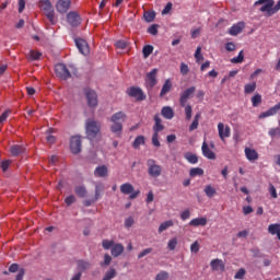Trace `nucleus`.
Returning <instances> with one entry per match:
<instances>
[{
  "instance_id": "nucleus-1",
  "label": "nucleus",
  "mask_w": 280,
  "mask_h": 280,
  "mask_svg": "<svg viewBox=\"0 0 280 280\" xmlns=\"http://www.w3.org/2000/svg\"><path fill=\"white\" fill-rule=\"evenodd\" d=\"M147 173L151 178H159L163 173V167L156 163L155 160L149 159L147 161Z\"/></svg>"
},
{
  "instance_id": "nucleus-2",
  "label": "nucleus",
  "mask_w": 280,
  "mask_h": 280,
  "mask_svg": "<svg viewBox=\"0 0 280 280\" xmlns=\"http://www.w3.org/2000/svg\"><path fill=\"white\" fill-rule=\"evenodd\" d=\"M261 5L259 11L261 13H266L267 18H270L275 15L273 11V5H275V0H257L254 3V7Z\"/></svg>"
},
{
  "instance_id": "nucleus-3",
  "label": "nucleus",
  "mask_w": 280,
  "mask_h": 280,
  "mask_svg": "<svg viewBox=\"0 0 280 280\" xmlns=\"http://www.w3.org/2000/svg\"><path fill=\"white\" fill-rule=\"evenodd\" d=\"M39 8L43 10L44 14H46L47 19L50 21V23H55V16H54V5H51V1L49 0H40L39 1Z\"/></svg>"
},
{
  "instance_id": "nucleus-4",
  "label": "nucleus",
  "mask_w": 280,
  "mask_h": 280,
  "mask_svg": "<svg viewBox=\"0 0 280 280\" xmlns=\"http://www.w3.org/2000/svg\"><path fill=\"white\" fill-rule=\"evenodd\" d=\"M89 139H95L100 135V124L93 119H89L85 126Z\"/></svg>"
},
{
  "instance_id": "nucleus-5",
  "label": "nucleus",
  "mask_w": 280,
  "mask_h": 280,
  "mask_svg": "<svg viewBox=\"0 0 280 280\" xmlns=\"http://www.w3.org/2000/svg\"><path fill=\"white\" fill-rule=\"evenodd\" d=\"M120 192L124 195H130V199H137V197H139V195L141 194L140 190L135 191V187L130 183L122 184L120 186Z\"/></svg>"
},
{
  "instance_id": "nucleus-6",
  "label": "nucleus",
  "mask_w": 280,
  "mask_h": 280,
  "mask_svg": "<svg viewBox=\"0 0 280 280\" xmlns=\"http://www.w3.org/2000/svg\"><path fill=\"white\" fill-rule=\"evenodd\" d=\"M106 249H110L113 257H119L124 254V245L115 244L113 241L106 242Z\"/></svg>"
},
{
  "instance_id": "nucleus-7",
  "label": "nucleus",
  "mask_w": 280,
  "mask_h": 280,
  "mask_svg": "<svg viewBox=\"0 0 280 280\" xmlns=\"http://www.w3.org/2000/svg\"><path fill=\"white\" fill-rule=\"evenodd\" d=\"M55 72H56V75L61 80H68V78H71V72H69L65 63H57L55 66Z\"/></svg>"
},
{
  "instance_id": "nucleus-8",
  "label": "nucleus",
  "mask_w": 280,
  "mask_h": 280,
  "mask_svg": "<svg viewBox=\"0 0 280 280\" xmlns=\"http://www.w3.org/2000/svg\"><path fill=\"white\" fill-rule=\"evenodd\" d=\"M127 94L130 97L136 98L138 102H143L145 100V94L141 88H129V90H127Z\"/></svg>"
},
{
  "instance_id": "nucleus-9",
  "label": "nucleus",
  "mask_w": 280,
  "mask_h": 280,
  "mask_svg": "<svg viewBox=\"0 0 280 280\" xmlns=\"http://www.w3.org/2000/svg\"><path fill=\"white\" fill-rule=\"evenodd\" d=\"M195 92L196 88H194V85L191 88H187V90H184L179 96V105L185 107L187 101L194 95Z\"/></svg>"
},
{
  "instance_id": "nucleus-10",
  "label": "nucleus",
  "mask_w": 280,
  "mask_h": 280,
  "mask_svg": "<svg viewBox=\"0 0 280 280\" xmlns=\"http://www.w3.org/2000/svg\"><path fill=\"white\" fill-rule=\"evenodd\" d=\"M69 8H71V0H58L56 3V10L60 14H67Z\"/></svg>"
},
{
  "instance_id": "nucleus-11",
  "label": "nucleus",
  "mask_w": 280,
  "mask_h": 280,
  "mask_svg": "<svg viewBox=\"0 0 280 280\" xmlns=\"http://www.w3.org/2000/svg\"><path fill=\"white\" fill-rule=\"evenodd\" d=\"M70 150L73 154H78L82 150V140H80V137L74 136L71 138Z\"/></svg>"
},
{
  "instance_id": "nucleus-12",
  "label": "nucleus",
  "mask_w": 280,
  "mask_h": 280,
  "mask_svg": "<svg viewBox=\"0 0 280 280\" xmlns=\"http://www.w3.org/2000/svg\"><path fill=\"white\" fill-rule=\"evenodd\" d=\"M156 73H158L156 68H153L151 72H148V74L145 75V83L150 89L154 88L155 84L158 83Z\"/></svg>"
},
{
  "instance_id": "nucleus-13",
  "label": "nucleus",
  "mask_w": 280,
  "mask_h": 280,
  "mask_svg": "<svg viewBox=\"0 0 280 280\" xmlns=\"http://www.w3.org/2000/svg\"><path fill=\"white\" fill-rule=\"evenodd\" d=\"M75 45H77L79 51L81 54H83V56H89L90 49H89V44L86 43V40H84L83 38H77Z\"/></svg>"
},
{
  "instance_id": "nucleus-14",
  "label": "nucleus",
  "mask_w": 280,
  "mask_h": 280,
  "mask_svg": "<svg viewBox=\"0 0 280 280\" xmlns=\"http://www.w3.org/2000/svg\"><path fill=\"white\" fill-rule=\"evenodd\" d=\"M245 28V23L243 21H240L235 24H233L230 30H229V34L231 36H237L238 34L242 33V31Z\"/></svg>"
},
{
  "instance_id": "nucleus-15",
  "label": "nucleus",
  "mask_w": 280,
  "mask_h": 280,
  "mask_svg": "<svg viewBox=\"0 0 280 280\" xmlns=\"http://www.w3.org/2000/svg\"><path fill=\"white\" fill-rule=\"evenodd\" d=\"M218 131H219V137L222 141H224L226 138L231 136L230 127L228 125L226 127H224L223 122H220L218 125Z\"/></svg>"
},
{
  "instance_id": "nucleus-16",
  "label": "nucleus",
  "mask_w": 280,
  "mask_h": 280,
  "mask_svg": "<svg viewBox=\"0 0 280 280\" xmlns=\"http://www.w3.org/2000/svg\"><path fill=\"white\" fill-rule=\"evenodd\" d=\"M67 19H68V23H70L72 27H75L80 25V23H82V19L80 18V14H78L77 12L68 13Z\"/></svg>"
},
{
  "instance_id": "nucleus-17",
  "label": "nucleus",
  "mask_w": 280,
  "mask_h": 280,
  "mask_svg": "<svg viewBox=\"0 0 280 280\" xmlns=\"http://www.w3.org/2000/svg\"><path fill=\"white\" fill-rule=\"evenodd\" d=\"M110 121L113 124L124 125V121H126V114L124 112H117L116 114H113Z\"/></svg>"
},
{
  "instance_id": "nucleus-18",
  "label": "nucleus",
  "mask_w": 280,
  "mask_h": 280,
  "mask_svg": "<svg viewBox=\"0 0 280 280\" xmlns=\"http://www.w3.org/2000/svg\"><path fill=\"white\" fill-rule=\"evenodd\" d=\"M245 156L249 162L257 161L259 159L258 153L254 149L246 148L245 149Z\"/></svg>"
},
{
  "instance_id": "nucleus-19",
  "label": "nucleus",
  "mask_w": 280,
  "mask_h": 280,
  "mask_svg": "<svg viewBox=\"0 0 280 280\" xmlns=\"http://www.w3.org/2000/svg\"><path fill=\"white\" fill-rule=\"evenodd\" d=\"M210 266L213 271H224L225 270V266L221 259H213L210 262Z\"/></svg>"
},
{
  "instance_id": "nucleus-20",
  "label": "nucleus",
  "mask_w": 280,
  "mask_h": 280,
  "mask_svg": "<svg viewBox=\"0 0 280 280\" xmlns=\"http://www.w3.org/2000/svg\"><path fill=\"white\" fill-rule=\"evenodd\" d=\"M201 151L202 155L208 160H215V154L209 149L206 142L202 143Z\"/></svg>"
},
{
  "instance_id": "nucleus-21",
  "label": "nucleus",
  "mask_w": 280,
  "mask_h": 280,
  "mask_svg": "<svg viewBox=\"0 0 280 280\" xmlns=\"http://www.w3.org/2000/svg\"><path fill=\"white\" fill-rule=\"evenodd\" d=\"M110 131L115 133L116 137L121 138L124 125H121V122H113V125L110 126Z\"/></svg>"
},
{
  "instance_id": "nucleus-22",
  "label": "nucleus",
  "mask_w": 280,
  "mask_h": 280,
  "mask_svg": "<svg viewBox=\"0 0 280 280\" xmlns=\"http://www.w3.org/2000/svg\"><path fill=\"white\" fill-rule=\"evenodd\" d=\"M86 100L89 106L94 107L97 104V94L95 93V91H88Z\"/></svg>"
},
{
  "instance_id": "nucleus-23",
  "label": "nucleus",
  "mask_w": 280,
  "mask_h": 280,
  "mask_svg": "<svg viewBox=\"0 0 280 280\" xmlns=\"http://www.w3.org/2000/svg\"><path fill=\"white\" fill-rule=\"evenodd\" d=\"M164 129V126L162 125V120L159 116V114H155L154 116V127L153 132L159 133Z\"/></svg>"
},
{
  "instance_id": "nucleus-24",
  "label": "nucleus",
  "mask_w": 280,
  "mask_h": 280,
  "mask_svg": "<svg viewBox=\"0 0 280 280\" xmlns=\"http://www.w3.org/2000/svg\"><path fill=\"white\" fill-rule=\"evenodd\" d=\"M208 223L207 219L206 218H197V219H192L190 222H189V225L190 226H206Z\"/></svg>"
},
{
  "instance_id": "nucleus-25",
  "label": "nucleus",
  "mask_w": 280,
  "mask_h": 280,
  "mask_svg": "<svg viewBox=\"0 0 280 280\" xmlns=\"http://www.w3.org/2000/svg\"><path fill=\"white\" fill-rule=\"evenodd\" d=\"M268 233L271 235H277L278 240L280 241V224H270L268 226Z\"/></svg>"
},
{
  "instance_id": "nucleus-26",
  "label": "nucleus",
  "mask_w": 280,
  "mask_h": 280,
  "mask_svg": "<svg viewBox=\"0 0 280 280\" xmlns=\"http://www.w3.org/2000/svg\"><path fill=\"white\" fill-rule=\"evenodd\" d=\"M172 90V82L170 79H166L165 83H163L162 90L160 92V97L165 96Z\"/></svg>"
},
{
  "instance_id": "nucleus-27",
  "label": "nucleus",
  "mask_w": 280,
  "mask_h": 280,
  "mask_svg": "<svg viewBox=\"0 0 280 280\" xmlns=\"http://www.w3.org/2000/svg\"><path fill=\"white\" fill-rule=\"evenodd\" d=\"M161 114L165 119L171 120L174 117V112L172 107H162Z\"/></svg>"
},
{
  "instance_id": "nucleus-28",
  "label": "nucleus",
  "mask_w": 280,
  "mask_h": 280,
  "mask_svg": "<svg viewBox=\"0 0 280 280\" xmlns=\"http://www.w3.org/2000/svg\"><path fill=\"white\" fill-rule=\"evenodd\" d=\"M141 145H145V137H143V136H139L135 139V141L132 143V148L136 150H139L141 148Z\"/></svg>"
},
{
  "instance_id": "nucleus-29",
  "label": "nucleus",
  "mask_w": 280,
  "mask_h": 280,
  "mask_svg": "<svg viewBox=\"0 0 280 280\" xmlns=\"http://www.w3.org/2000/svg\"><path fill=\"white\" fill-rule=\"evenodd\" d=\"M10 152L12 156H19V154H23V152H25V148H23V145L15 144L11 147Z\"/></svg>"
},
{
  "instance_id": "nucleus-30",
  "label": "nucleus",
  "mask_w": 280,
  "mask_h": 280,
  "mask_svg": "<svg viewBox=\"0 0 280 280\" xmlns=\"http://www.w3.org/2000/svg\"><path fill=\"white\" fill-rule=\"evenodd\" d=\"M143 18L145 20L147 23H151L154 21L155 19V12L153 10L151 11H144L143 13Z\"/></svg>"
},
{
  "instance_id": "nucleus-31",
  "label": "nucleus",
  "mask_w": 280,
  "mask_h": 280,
  "mask_svg": "<svg viewBox=\"0 0 280 280\" xmlns=\"http://www.w3.org/2000/svg\"><path fill=\"white\" fill-rule=\"evenodd\" d=\"M200 117H201V114H196L191 125H189V131L190 132L198 128Z\"/></svg>"
},
{
  "instance_id": "nucleus-32",
  "label": "nucleus",
  "mask_w": 280,
  "mask_h": 280,
  "mask_svg": "<svg viewBox=\"0 0 280 280\" xmlns=\"http://www.w3.org/2000/svg\"><path fill=\"white\" fill-rule=\"evenodd\" d=\"M43 56L42 52L36 50H31L27 55L28 60H40V57Z\"/></svg>"
},
{
  "instance_id": "nucleus-33",
  "label": "nucleus",
  "mask_w": 280,
  "mask_h": 280,
  "mask_svg": "<svg viewBox=\"0 0 280 280\" xmlns=\"http://www.w3.org/2000/svg\"><path fill=\"white\" fill-rule=\"evenodd\" d=\"M173 225H174V223H173V221H171V220H168V221H166V222H163V223L160 225L158 232L161 234L162 232L166 231L168 228H171V226H173Z\"/></svg>"
},
{
  "instance_id": "nucleus-34",
  "label": "nucleus",
  "mask_w": 280,
  "mask_h": 280,
  "mask_svg": "<svg viewBox=\"0 0 280 280\" xmlns=\"http://www.w3.org/2000/svg\"><path fill=\"white\" fill-rule=\"evenodd\" d=\"M273 115H276V112L273 107H270V109H267L266 112H262L261 114H259L258 118L264 119Z\"/></svg>"
},
{
  "instance_id": "nucleus-35",
  "label": "nucleus",
  "mask_w": 280,
  "mask_h": 280,
  "mask_svg": "<svg viewBox=\"0 0 280 280\" xmlns=\"http://www.w3.org/2000/svg\"><path fill=\"white\" fill-rule=\"evenodd\" d=\"M184 158L190 163V164H197L198 163V158L196 154L192 153H186Z\"/></svg>"
},
{
  "instance_id": "nucleus-36",
  "label": "nucleus",
  "mask_w": 280,
  "mask_h": 280,
  "mask_svg": "<svg viewBox=\"0 0 280 280\" xmlns=\"http://www.w3.org/2000/svg\"><path fill=\"white\" fill-rule=\"evenodd\" d=\"M243 60H244V52H243V50H241V51L238 52V56L233 57V59H231V62H232L233 65H240V63L243 62Z\"/></svg>"
},
{
  "instance_id": "nucleus-37",
  "label": "nucleus",
  "mask_w": 280,
  "mask_h": 280,
  "mask_svg": "<svg viewBox=\"0 0 280 280\" xmlns=\"http://www.w3.org/2000/svg\"><path fill=\"white\" fill-rule=\"evenodd\" d=\"M205 194L208 198H213L215 196L217 191L211 185H209L205 188Z\"/></svg>"
},
{
  "instance_id": "nucleus-38",
  "label": "nucleus",
  "mask_w": 280,
  "mask_h": 280,
  "mask_svg": "<svg viewBox=\"0 0 280 280\" xmlns=\"http://www.w3.org/2000/svg\"><path fill=\"white\" fill-rule=\"evenodd\" d=\"M94 176H97V177H104L106 176V166H98L95 172H94Z\"/></svg>"
},
{
  "instance_id": "nucleus-39",
  "label": "nucleus",
  "mask_w": 280,
  "mask_h": 280,
  "mask_svg": "<svg viewBox=\"0 0 280 280\" xmlns=\"http://www.w3.org/2000/svg\"><path fill=\"white\" fill-rule=\"evenodd\" d=\"M252 104L253 107H258L259 104H261V94H255L254 96H252Z\"/></svg>"
},
{
  "instance_id": "nucleus-40",
  "label": "nucleus",
  "mask_w": 280,
  "mask_h": 280,
  "mask_svg": "<svg viewBox=\"0 0 280 280\" xmlns=\"http://www.w3.org/2000/svg\"><path fill=\"white\" fill-rule=\"evenodd\" d=\"M256 90V83H247L244 88L245 94H252Z\"/></svg>"
},
{
  "instance_id": "nucleus-41",
  "label": "nucleus",
  "mask_w": 280,
  "mask_h": 280,
  "mask_svg": "<svg viewBox=\"0 0 280 280\" xmlns=\"http://www.w3.org/2000/svg\"><path fill=\"white\" fill-rule=\"evenodd\" d=\"M75 194L79 198H84L86 196V188H84V186H78L75 188Z\"/></svg>"
},
{
  "instance_id": "nucleus-42",
  "label": "nucleus",
  "mask_w": 280,
  "mask_h": 280,
  "mask_svg": "<svg viewBox=\"0 0 280 280\" xmlns=\"http://www.w3.org/2000/svg\"><path fill=\"white\" fill-rule=\"evenodd\" d=\"M203 170L199 168V167H196V168H191L190 172H189V175L191 177H196V176H202L203 175Z\"/></svg>"
},
{
  "instance_id": "nucleus-43",
  "label": "nucleus",
  "mask_w": 280,
  "mask_h": 280,
  "mask_svg": "<svg viewBox=\"0 0 280 280\" xmlns=\"http://www.w3.org/2000/svg\"><path fill=\"white\" fill-rule=\"evenodd\" d=\"M152 51H153V46L148 45V46H144V47L142 48V54H143V57H144V58L150 57V55L152 54Z\"/></svg>"
},
{
  "instance_id": "nucleus-44",
  "label": "nucleus",
  "mask_w": 280,
  "mask_h": 280,
  "mask_svg": "<svg viewBox=\"0 0 280 280\" xmlns=\"http://www.w3.org/2000/svg\"><path fill=\"white\" fill-rule=\"evenodd\" d=\"M185 116H186V120H190L191 119V115H192V107L191 105H185Z\"/></svg>"
},
{
  "instance_id": "nucleus-45",
  "label": "nucleus",
  "mask_w": 280,
  "mask_h": 280,
  "mask_svg": "<svg viewBox=\"0 0 280 280\" xmlns=\"http://www.w3.org/2000/svg\"><path fill=\"white\" fill-rule=\"evenodd\" d=\"M115 277H117V270H115V268H110L106 272V280H113Z\"/></svg>"
},
{
  "instance_id": "nucleus-46",
  "label": "nucleus",
  "mask_w": 280,
  "mask_h": 280,
  "mask_svg": "<svg viewBox=\"0 0 280 280\" xmlns=\"http://www.w3.org/2000/svg\"><path fill=\"white\" fill-rule=\"evenodd\" d=\"M170 275L166 271H161L156 275L155 280H167Z\"/></svg>"
},
{
  "instance_id": "nucleus-47",
  "label": "nucleus",
  "mask_w": 280,
  "mask_h": 280,
  "mask_svg": "<svg viewBox=\"0 0 280 280\" xmlns=\"http://www.w3.org/2000/svg\"><path fill=\"white\" fill-rule=\"evenodd\" d=\"M158 27H159L158 24L150 25L149 28H148V33L153 35V36L158 35Z\"/></svg>"
},
{
  "instance_id": "nucleus-48",
  "label": "nucleus",
  "mask_w": 280,
  "mask_h": 280,
  "mask_svg": "<svg viewBox=\"0 0 280 280\" xmlns=\"http://www.w3.org/2000/svg\"><path fill=\"white\" fill-rule=\"evenodd\" d=\"M118 49H126L128 47V43L126 40H117L115 44Z\"/></svg>"
},
{
  "instance_id": "nucleus-49",
  "label": "nucleus",
  "mask_w": 280,
  "mask_h": 280,
  "mask_svg": "<svg viewBox=\"0 0 280 280\" xmlns=\"http://www.w3.org/2000/svg\"><path fill=\"white\" fill-rule=\"evenodd\" d=\"M78 268H79V270H86V269L91 268V265L86 261L81 260L78 262Z\"/></svg>"
},
{
  "instance_id": "nucleus-50",
  "label": "nucleus",
  "mask_w": 280,
  "mask_h": 280,
  "mask_svg": "<svg viewBox=\"0 0 280 280\" xmlns=\"http://www.w3.org/2000/svg\"><path fill=\"white\" fill-rule=\"evenodd\" d=\"M152 144L155 148H160L161 147L160 141H159V133L153 132Z\"/></svg>"
},
{
  "instance_id": "nucleus-51",
  "label": "nucleus",
  "mask_w": 280,
  "mask_h": 280,
  "mask_svg": "<svg viewBox=\"0 0 280 280\" xmlns=\"http://www.w3.org/2000/svg\"><path fill=\"white\" fill-rule=\"evenodd\" d=\"M132 225H135V218L133 217H129L125 220V228L130 229L132 228Z\"/></svg>"
},
{
  "instance_id": "nucleus-52",
  "label": "nucleus",
  "mask_w": 280,
  "mask_h": 280,
  "mask_svg": "<svg viewBox=\"0 0 280 280\" xmlns=\"http://www.w3.org/2000/svg\"><path fill=\"white\" fill-rule=\"evenodd\" d=\"M188 72H189V68H188L187 63L182 62L180 63V74L187 75Z\"/></svg>"
},
{
  "instance_id": "nucleus-53",
  "label": "nucleus",
  "mask_w": 280,
  "mask_h": 280,
  "mask_svg": "<svg viewBox=\"0 0 280 280\" xmlns=\"http://www.w3.org/2000/svg\"><path fill=\"white\" fill-rule=\"evenodd\" d=\"M195 58H196L197 62L203 60V57L201 55V46H198V48H197V50L195 52Z\"/></svg>"
},
{
  "instance_id": "nucleus-54",
  "label": "nucleus",
  "mask_w": 280,
  "mask_h": 280,
  "mask_svg": "<svg viewBox=\"0 0 280 280\" xmlns=\"http://www.w3.org/2000/svg\"><path fill=\"white\" fill-rule=\"evenodd\" d=\"M177 246V240L176 238H172L168 244H167V248L170 250H174Z\"/></svg>"
},
{
  "instance_id": "nucleus-55",
  "label": "nucleus",
  "mask_w": 280,
  "mask_h": 280,
  "mask_svg": "<svg viewBox=\"0 0 280 280\" xmlns=\"http://www.w3.org/2000/svg\"><path fill=\"white\" fill-rule=\"evenodd\" d=\"M8 117H10V110H5L4 113L1 114V116H0V126H1V124H3L4 121L8 120Z\"/></svg>"
},
{
  "instance_id": "nucleus-56",
  "label": "nucleus",
  "mask_w": 280,
  "mask_h": 280,
  "mask_svg": "<svg viewBox=\"0 0 280 280\" xmlns=\"http://www.w3.org/2000/svg\"><path fill=\"white\" fill-rule=\"evenodd\" d=\"M269 194L271 195V197L273 199L278 198L277 190H276V188H275V186L272 184L269 185Z\"/></svg>"
},
{
  "instance_id": "nucleus-57",
  "label": "nucleus",
  "mask_w": 280,
  "mask_h": 280,
  "mask_svg": "<svg viewBox=\"0 0 280 280\" xmlns=\"http://www.w3.org/2000/svg\"><path fill=\"white\" fill-rule=\"evenodd\" d=\"M245 275H246V270L243 269V268H241V269L236 272V275L234 276V278H235V279H243Z\"/></svg>"
},
{
  "instance_id": "nucleus-58",
  "label": "nucleus",
  "mask_w": 280,
  "mask_h": 280,
  "mask_svg": "<svg viewBox=\"0 0 280 280\" xmlns=\"http://www.w3.org/2000/svg\"><path fill=\"white\" fill-rule=\"evenodd\" d=\"M66 205L71 206L73 202H75V196L71 195L65 199Z\"/></svg>"
},
{
  "instance_id": "nucleus-59",
  "label": "nucleus",
  "mask_w": 280,
  "mask_h": 280,
  "mask_svg": "<svg viewBox=\"0 0 280 280\" xmlns=\"http://www.w3.org/2000/svg\"><path fill=\"white\" fill-rule=\"evenodd\" d=\"M150 253H152V248H145L143 252H141V253L138 255V258L141 259V258L148 256Z\"/></svg>"
},
{
  "instance_id": "nucleus-60",
  "label": "nucleus",
  "mask_w": 280,
  "mask_h": 280,
  "mask_svg": "<svg viewBox=\"0 0 280 280\" xmlns=\"http://www.w3.org/2000/svg\"><path fill=\"white\" fill-rule=\"evenodd\" d=\"M225 49H226L228 51H234V50H235V44H234L233 42H228V43L225 44Z\"/></svg>"
},
{
  "instance_id": "nucleus-61",
  "label": "nucleus",
  "mask_w": 280,
  "mask_h": 280,
  "mask_svg": "<svg viewBox=\"0 0 280 280\" xmlns=\"http://www.w3.org/2000/svg\"><path fill=\"white\" fill-rule=\"evenodd\" d=\"M189 217H190V211H189V210H185V211H183L182 214H180V219H182L183 221H186L187 219H189Z\"/></svg>"
},
{
  "instance_id": "nucleus-62",
  "label": "nucleus",
  "mask_w": 280,
  "mask_h": 280,
  "mask_svg": "<svg viewBox=\"0 0 280 280\" xmlns=\"http://www.w3.org/2000/svg\"><path fill=\"white\" fill-rule=\"evenodd\" d=\"M172 10V2H167V4L165 5V8L162 10V14H168V12Z\"/></svg>"
},
{
  "instance_id": "nucleus-63",
  "label": "nucleus",
  "mask_w": 280,
  "mask_h": 280,
  "mask_svg": "<svg viewBox=\"0 0 280 280\" xmlns=\"http://www.w3.org/2000/svg\"><path fill=\"white\" fill-rule=\"evenodd\" d=\"M190 250L192 253H198L199 252V244L198 242H195L191 246H190Z\"/></svg>"
},
{
  "instance_id": "nucleus-64",
  "label": "nucleus",
  "mask_w": 280,
  "mask_h": 280,
  "mask_svg": "<svg viewBox=\"0 0 280 280\" xmlns=\"http://www.w3.org/2000/svg\"><path fill=\"white\" fill-rule=\"evenodd\" d=\"M253 211H254V210H253V208H252L250 206H247V207H244V208H243V213H244L245 215L250 214Z\"/></svg>"
}]
</instances>
